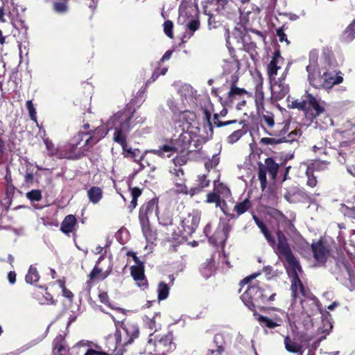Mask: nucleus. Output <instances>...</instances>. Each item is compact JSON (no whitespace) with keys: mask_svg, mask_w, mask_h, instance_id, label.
<instances>
[{"mask_svg":"<svg viewBox=\"0 0 355 355\" xmlns=\"http://www.w3.org/2000/svg\"><path fill=\"white\" fill-rule=\"evenodd\" d=\"M223 62V68L226 73L237 72L240 69L239 61L233 57Z\"/></svg>","mask_w":355,"mask_h":355,"instance_id":"nucleus-26","label":"nucleus"},{"mask_svg":"<svg viewBox=\"0 0 355 355\" xmlns=\"http://www.w3.org/2000/svg\"><path fill=\"white\" fill-rule=\"evenodd\" d=\"M107 131L108 130L103 126L96 128L92 136L89 137L87 135V137L85 140L84 145L80 147V150L82 151H87L99 140L105 137Z\"/></svg>","mask_w":355,"mask_h":355,"instance_id":"nucleus-15","label":"nucleus"},{"mask_svg":"<svg viewBox=\"0 0 355 355\" xmlns=\"http://www.w3.org/2000/svg\"><path fill=\"white\" fill-rule=\"evenodd\" d=\"M177 149L170 145H164L159 149H154L150 151V153L160 157H170L173 153L176 152Z\"/></svg>","mask_w":355,"mask_h":355,"instance_id":"nucleus-25","label":"nucleus"},{"mask_svg":"<svg viewBox=\"0 0 355 355\" xmlns=\"http://www.w3.org/2000/svg\"><path fill=\"white\" fill-rule=\"evenodd\" d=\"M122 329L130 338V340H132L134 338L137 337L139 334L138 327L133 324L127 323L124 324Z\"/></svg>","mask_w":355,"mask_h":355,"instance_id":"nucleus-38","label":"nucleus"},{"mask_svg":"<svg viewBox=\"0 0 355 355\" xmlns=\"http://www.w3.org/2000/svg\"><path fill=\"white\" fill-rule=\"evenodd\" d=\"M288 130L286 128H284L279 135V136L282 137L283 143L284 142H292L293 141L297 140V138H299L301 135V131L300 130H294L291 131L289 134H288L286 136H284V135L287 132Z\"/></svg>","mask_w":355,"mask_h":355,"instance_id":"nucleus-34","label":"nucleus"},{"mask_svg":"<svg viewBox=\"0 0 355 355\" xmlns=\"http://www.w3.org/2000/svg\"><path fill=\"white\" fill-rule=\"evenodd\" d=\"M54 10L59 12L63 13L67 11V7L64 2H57L53 5Z\"/></svg>","mask_w":355,"mask_h":355,"instance_id":"nucleus-57","label":"nucleus"},{"mask_svg":"<svg viewBox=\"0 0 355 355\" xmlns=\"http://www.w3.org/2000/svg\"><path fill=\"white\" fill-rule=\"evenodd\" d=\"M288 107L293 109H298L308 112V105L306 101V94L302 96V101L292 100L289 101Z\"/></svg>","mask_w":355,"mask_h":355,"instance_id":"nucleus-33","label":"nucleus"},{"mask_svg":"<svg viewBox=\"0 0 355 355\" xmlns=\"http://www.w3.org/2000/svg\"><path fill=\"white\" fill-rule=\"evenodd\" d=\"M3 135L4 130L0 128V162L1 161L5 152V141L3 139Z\"/></svg>","mask_w":355,"mask_h":355,"instance_id":"nucleus-59","label":"nucleus"},{"mask_svg":"<svg viewBox=\"0 0 355 355\" xmlns=\"http://www.w3.org/2000/svg\"><path fill=\"white\" fill-rule=\"evenodd\" d=\"M355 38V19L349 24L343 34L344 41L349 42Z\"/></svg>","mask_w":355,"mask_h":355,"instance_id":"nucleus-41","label":"nucleus"},{"mask_svg":"<svg viewBox=\"0 0 355 355\" xmlns=\"http://www.w3.org/2000/svg\"><path fill=\"white\" fill-rule=\"evenodd\" d=\"M241 2L239 11L242 15L248 16L252 12L258 13L259 12V8L250 3V0H238Z\"/></svg>","mask_w":355,"mask_h":355,"instance_id":"nucleus-24","label":"nucleus"},{"mask_svg":"<svg viewBox=\"0 0 355 355\" xmlns=\"http://www.w3.org/2000/svg\"><path fill=\"white\" fill-rule=\"evenodd\" d=\"M214 191L216 193L219 194V196H222L223 197L227 198L230 195V189L223 183H220L218 181H214Z\"/></svg>","mask_w":355,"mask_h":355,"instance_id":"nucleus-42","label":"nucleus"},{"mask_svg":"<svg viewBox=\"0 0 355 355\" xmlns=\"http://www.w3.org/2000/svg\"><path fill=\"white\" fill-rule=\"evenodd\" d=\"M347 279L344 284L350 290H355V274L352 270L347 268Z\"/></svg>","mask_w":355,"mask_h":355,"instance_id":"nucleus-46","label":"nucleus"},{"mask_svg":"<svg viewBox=\"0 0 355 355\" xmlns=\"http://www.w3.org/2000/svg\"><path fill=\"white\" fill-rule=\"evenodd\" d=\"M244 133L245 132L241 129L234 131L227 137V142L231 144L236 142L244 135Z\"/></svg>","mask_w":355,"mask_h":355,"instance_id":"nucleus-49","label":"nucleus"},{"mask_svg":"<svg viewBox=\"0 0 355 355\" xmlns=\"http://www.w3.org/2000/svg\"><path fill=\"white\" fill-rule=\"evenodd\" d=\"M158 200L152 199L143 205L139 211V221L142 232L147 242H153L156 239V234L151 230L149 220L157 218L158 215Z\"/></svg>","mask_w":355,"mask_h":355,"instance_id":"nucleus-4","label":"nucleus"},{"mask_svg":"<svg viewBox=\"0 0 355 355\" xmlns=\"http://www.w3.org/2000/svg\"><path fill=\"white\" fill-rule=\"evenodd\" d=\"M263 120L269 127H272L274 125V119L272 114L263 115Z\"/></svg>","mask_w":355,"mask_h":355,"instance_id":"nucleus-63","label":"nucleus"},{"mask_svg":"<svg viewBox=\"0 0 355 355\" xmlns=\"http://www.w3.org/2000/svg\"><path fill=\"white\" fill-rule=\"evenodd\" d=\"M214 124L216 125L217 127H221V126H223V125H230V124H232V123H236V120H232V121H225V122H220L218 120V116L216 114L214 115Z\"/></svg>","mask_w":355,"mask_h":355,"instance_id":"nucleus-61","label":"nucleus"},{"mask_svg":"<svg viewBox=\"0 0 355 355\" xmlns=\"http://www.w3.org/2000/svg\"><path fill=\"white\" fill-rule=\"evenodd\" d=\"M300 303L302 304V308L303 309V311L301 313H294L291 309H289L290 314L293 315L294 318H300L304 315L310 317L320 311V309L319 302L314 297H307L305 300H300Z\"/></svg>","mask_w":355,"mask_h":355,"instance_id":"nucleus-12","label":"nucleus"},{"mask_svg":"<svg viewBox=\"0 0 355 355\" xmlns=\"http://www.w3.org/2000/svg\"><path fill=\"white\" fill-rule=\"evenodd\" d=\"M87 196L89 201L93 204L98 203L103 197V191L100 187H92L87 191Z\"/></svg>","mask_w":355,"mask_h":355,"instance_id":"nucleus-28","label":"nucleus"},{"mask_svg":"<svg viewBox=\"0 0 355 355\" xmlns=\"http://www.w3.org/2000/svg\"><path fill=\"white\" fill-rule=\"evenodd\" d=\"M131 275L139 286H146V283L144 279V271L141 266H132Z\"/></svg>","mask_w":355,"mask_h":355,"instance_id":"nucleus-23","label":"nucleus"},{"mask_svg":"<svg viewBox=\"0 0 355 355\" xmlns=\"http://www.w3.org/2000/svg\"><path fill=\"white\" fill-rule=\"evenodd\" d=\"M159 223L163 226H168L172 225V216L169 211L164 210L162 213H158L156 218Z\"/></svg>","mask_w":355,"mask_h":355,"instance_id":"nucleus-36","label":"nucleus"},{"mask_svg":"<svg viewBox=\"0 0 355 355\" xmlns=\"http://www.w3.org/2000/svg\"><path fill=\"white\" fill-rule=\"evenodd\" d=\"M214 343L216 345V349H211L209 355H221L225 352L226 342L225 337L221 334L215 335Z\"/></svg>","mask_w":355,"mask_h":355,"instance_id":"nucleus-20","label":"nucleus"},{"mask_svg":"<svg viewBox=\"0 0 355 355\" xmlns=\"http://www.w3.org/2000/svg\"><path fill=\"white\" fill-rule=\"evenodd\" d=\"M26 197L31 201L38 202L42 198L41 191L37 189L32 190L26 193Z\"/></svg>","mask_w":355,"mask_h":355,"instance_id":"nucleus-53","label":"nucleus"},{"mask_svg":"<svg viewBox=\"0 0 355 355\" xmlns=\"http://www.w3.org/2000/svg\"><path fill=\"white\" fill-rule=\"evenodd\" d=\"M284 58L281 56L279 51H275L267 67V73L270 81L278 80L277 76L279 73V71L282 70Z\"/></svg>","mask_w":355,"mask_h":355,"instance_id":"nucleus-14","label":"nucleus"},{"mask_svg":"<svg viewBox=\"0 0 355 355\" xmlns=\"http://www.w3.org/2000/svg\"><path fill=\"white\" fill-rule=\"evenodd\" d=\"M199 186L198 187L191 188L189 190V195L193 196L199 193L203 188L207 187L209 184V180L206 179L205 175L198 177Z\"/></svg>","mask_w":355,"mask_h":355,"instance_id":"nucleus-39","label":"nucleus"},{"mask_svg":"<svg viewBox=\"0 0 355 355\" xmlns=\"http://www.w3.org/2000/svg\"><path fill=\"white\" fill-rule=\"evenodd\" d=\"M153 336V334L150 333L148 339L149 348L151 347V345H154L155 351L162 355H165L166 352L175 349V345L173 343V334L171 333H168L166 335L162 336L157 341L155 342L153 344L152 343Z\"/></svg>","mask_w":355,"mask_h":355,"instance_id":"nucleus-8","label":"nucleus"},{"mask_svg":"<svg viewBox=\"0 0 355 355\" xmlns=\"http://www.w3.org/2000/svg\"><path fill=\"white\" fill-rule=\"evenodd\" d=\"M195 119V113L188 109L172 116V121L175 128L180 129L182 132L187 131Z\"/></svg>","mask_w":355,"mask_h":355,"instance_id":"nucleus-9","label":"nucleus"},{"mask_svg":"<svg viewBox=\"0 0 355 355\" xmlns=\"http://www.w3.org/2000/svg\"><path fill=\"white\" fill-rule=\"evenodd\" d=\"M311 249L315 260L319 263H324L329 255V249L324 245V243L320 240L311 245Z\"/></svg>","mask_w":355,"mask_h":355,"instance_id":"nucleus-16","label":"nucleus"},{"mask_svg":"<svg viewBox=\"0 0 355 355\" xmlns=\"http://www.w3.org/2000/svg\"><path fill=\"white\" fill-rule=\"evenodd\" d=\"M322 327H319L318 329V334L319 335H322L319 339L320 340L324 338L332 329V324L331 322L327 319L322 320Z\"/></svg>","mask_w":355,"mask_h":355,"instance_id":"nucleus-43","label":"nucleus"},{"mask_svg":"<svg viewBox=\"0 0 355 355\" xmlns=\"http://www.w3.org/2000/svg\"><path fill=\"white\" fill-rule=\"evenodd\" d=\"M44 144L50 155L53 156L57 154V150L54 148V145L51 141L45 139Z\"/></svg>","mask_w":355,"mask_h":355,"instance_id":"nucleus-58","label":"nucleus"},{"mask_svg":"<svg viewBox=\"0 0 355 355\" xmlns=\"http://www.w3.org/2000/svg\"><path fill=\"white\" fill-rule=\"evenodd\" d=\"M266 172H267V170L264 167V165L262 164H260L259 167V175L258 176H259V180L260 181L261 186L262 189L265 188L266 183H267Z\"/></svg>","mask_w":355,"mask_h":355,"instance_id":"nucleus-50","label":"nucleus"},{"mask_svg":"<svg viewBox=\"0 0 355 355\" xmlns=\"http://www.w3.org/2000/svg\"><path fill=\"white\" fill-rule=\"evenodd\" d=\"M284 344L285 349L288 352L293 353V354H297V353H300V354H302L303 351H302V345L295 342L293 340H292L290 338V336H286L284 337Z\"/></svg>","mask_w":355,"mask_h":355,"instance_id":"nucleus-22","label":"nucleus"},{"mask_svg":"<svg viewBox=\"0 0 355 355\" xmlns=\"http://www.w3.org/2000/svg\"><path fill=\"white\" fill-rule=\"evenodd\" d=\"M175 187L173 191L178 193H183V194H189V191H188L187 187L184 184V180L182 179H175Z\"/></svg>","mask_w":355,"mask_h":355,"instance_id":"nucleus-45","label":"nucleus"},{"mask_svg":"<svg viewBox=\"0 0 355 355\" xmlns=\"http://www.w3.org/2000/svg\"><path fill=\"white\" fill-rule=\"evenodd\" d=\"M329 163L326 161L315 160L307 165V168L313 173L314 171H324L327 168Z\"/></svg>","mask_w":355,"mask_h":355,"instance_id":"nucleus-37","label":"nucleus"},{"mask_svg":"<svg viewBox=\"0 0 355 355\" xmlns=\"http://www.w3.org/2000/svg\"><path fill=\"white\" fill-rule=\"evenodd\" d=\"M308 73V80L313 87L320 88L322 84L321 80L322 75L319 64L318 62V55L315 53L311 52L309 56V64L306 66Z\"/></svg>","mask_w":355,"mask_h":355,"instance_id":"nucleus-7","label":"nucleus"},{"mask_svg":"<svg viewBox=\"0 0 355 355\" xmlns=\"http://www.w3.org/2000/svg\"><path fill=\"white\" fill-rule=\"evenodd\" d=\"M53 345V355H67L68 352V348L64 344V337L62 335L58 336L54 339Z\"/></svg>","mask_w":355,"mask_h":355,"instance_id":"nucleus-21","label":"nucleus"},{"mask_svg":"<svg viewBox=\"0 0 355 355\" xmlns=\"http://www.w3.org/2000/svg\"><path fill=\"white\" fill-rule=\"evenodd\" d=\"M201 218V211L198 209H193L192 211L182 220V226L185 236L191 235L198 227Z\"/></svg>","mask_w":355,"mask_h":355,"instance_id":"nucleus-11","label":"nucleus"},{"mask_svg":"<svg viewBox=\"0 0 355 355\" xmlns=\"http://www.w3.org/2000/svg\"><path fill=\"white\" fill-rule=\"evenodd\" d=\"M206 202L215 203L216 207H220V209L223 210V211L225 212V211L223 209V205H225V202L224 200H221L219 194L216 193V192L215 191H214V192L209 193L207 195Z\"/></svg>","mask_w":355,"mask_h":355,"instance_id":"nucleus-32","label":"nucleus"},{"mask_svg":"<svg viewBox=\"0 0 355 355\" xmlns=\"http://www.w3.org/2000/svg\"><path fill=\"white\" fill-rule=\"evenodd\" d=\"M270 216L277 220L279 225L283 227H287L291 225V222L286 218V217L277 209H271L269 211Z\"/></svg>","mask_w":355,"mask_h":355,"instance_id":"nucleus-27","label":"nucleus"},{"mask_svg":"<svg viewBox=\"0 0 355 355\" xmlns=\"http://www.w3.org/2000/svg\"><path fill=\"white\" fill-rule=\"evenodd\" d=\"M10 21L12 26L18 30L24 31V33H26L27 27L25 24L24 21L20 17H10Z\"/></svg>","mask_w":355,"mask_h":355,"instance_id":"nucleus-47","label":"nucleus"},{"mask_svg":"<svg viewBox=\"0 0 355 355\" xmlns=\"http://www.w3.org/2000/svg\"><path fill=\"white\" fill-rule=\"evenodd\" d=\"M169 287L164 282H160L157 288L159 300H164L168 297Z\"/></svg>","mask_w":355,"mask_h":355,"instance_id":"nucleus-44","label":"nucleus"},{"mask_svg":"<svg viewBox=\"0 0 355 355\" xmlns=\"http://www.w3.org/2000/svg\"><path fill=\"white\" fill-rule=\"evenodd\" d=\"M279 313L278 314H275L273 315H272L270 318L272 319V320H280V326L282 325V324L284 322V320L288 316L287 314H286L284 311H278Z\"/></svg>","mask_w":355,"mask_h":355,"instance_id":"nucleus-62","label":"nucleus"},{"mask_svg":"<svg viewBox=\"0 0 355 355\" xmlns=\"http://www.w3.org/2000/svg\"><path fill=\"white\" fill-rule=\"evenodd\" d=\"M84 355H110L107 353L101 351H96L92 349H88Z\"/></svg>","mask_w":355,"mask_h":355,"instance_id":"nucleus-64","label":"nucleus"},{"mask_svg":"<svg viewBox=\"0 0 355 355\" xmlns=\"http://www.w3.org/2000/svg\"><path fill=\"white\" fill-rule=\"evenodd\" d=\"M102 270L98 268L96 266L91 272L89 276L91 279H104L105 275L101 274Z\"/></svg>","mask_w":355,"mask_h":355,"instance_id":"nucleus-56","label":"nucleus"},{"mask_svg":"<svg viewBox=\"0 0 355 355\" xmlns=\"http://www.w3.org/2000/svg\"><path fill=\"white\" fill-rule=\"evenodd\" d=\"M173 162L175 167L171 170V173L176 177L175 179L180 180L181 177L184 175V172L180 166L183 164L185 161L182 157H175L173 159Z\"/></svg>","mask_w":355,"mask_h":355,"instance_id":"nucleus-30","label":"nucleus"},{"mask_svg":"<svg viewBox=\"0 0 355 355\" xmlns=\"http://www.w3.org/2000/svg\"><path fill=\"white\" fill-rule=\"evenodd\" d=\"M25 279L28 284H33L39 281L40 275L35 267L33 266H30L28 274L26 275Z\"/></svg>","mask_w":355,"mask_h":355,"instance_id":"nucleus-40","label":"nucleus"},{"mask_svg":"<svg viewBox=\"0 0 355 355\" xmlns=\"http://www.w3.org/2000/svg\"><path fill=\"white\" fill-rule=\"evenodd\" d=\"M196 91L189 85H182L175 95L166 99V105L172 116L176 115L188 109V106L196 105Z\"/></svg>","mask_w":355,"mask_h":355,"instance_id":"nucleus-3","label":"nucleus"},{"mask_svg":"<svg viewBox=\"0 0 355 355\" xmlns=\"http://www.w3.org/2000/svg\"><path fill=\"white\" fill-rule=\"evenodd\" d=\"M87 137V134L84 132H79L72 139L68 146V150L70 152L66 156L69 159H76L80 157L85 151H82L80 148V146L84 145L85 139Z\"/></svg>","mask_w":355,"mask_h":355,"instance_id":"nucleus-13","label":"nucleus"},{"mask_svg":"<svg viewBox=\"0 0 355 355\" xmlns=\"http://www.w3.org/2000/svg\"><path fill=\"white\" fill-rule=\"evenodd\" d=\"M178 21L188 30L194 33L199 28L200 22L196 9L192 6H180Z\"/></svg>","mask_w":355,"mask_h":355,"instance_id":"nucleus-5","label":"nucleus"},{"mask_svg":"<svg viewBox=\"0 0 355 355\" xmlns=\"http://www.w3.org/2000/svg\"><path fill=\"white\" fill-rule=\"evenodd\" d=\"M306 101L308 105V111L310 109L313 110L311 114L313 117L319 116L324 112V107L319 103V101L311 94L306 93Z\"/></svg>","mask_w":355,"mask_h":355,"instance_id":"nucleus-18","label":"nucleus"},{"mask_svg":"<svg viewBox=\"0 0 355 355\" xmlns=\"http://www.w3.org/2000/svg\"><path fill=\"white\" fill-rule=\"evenodd\" d=\"M241 299L250 310L266 302L265 294L257 285L248 286Z\"/></svg>","mask_w":355,"mask_h":355,"instance_id":"nucleus-6","label":"nucleus"},{"mask_svg":"<svg viewBox=\"0 0 355 355\" xmlns=\"http://www.w3.org/2000/svg\"><path fill=\"white\" fill-rule=\"evenodd\" d=\"M77 225V220L75 216L72 214L67 215L61 223L60 230L66 234H69L76 230Z\"/></svg>","mask_w":355,"mask_h":355,"instance_id":"nucleus-19","label":"nucleus"},{"mask_svg":"<svg viewBox=\"0 0 355 355\" xmlns=\"http://www.w3.org/2000/svg\"><path fill=\"white\" fill-rule=\"evenodd\" d=\"M343 213L345 216H347V217L352 218H355V207H343Z\"/></svg>","mask_w":355,"mask_h":355,"instance_id":"nucleus-60","label":"nucleus"},{"mask_svg":"<svg viewBox=\"0 0 355 355\" xmlns=\"http://www.w3.org/2000/svg\"><path fill=\"white\" fill-rule=\"evenodd\" d=\"M260 143L265 145H275L283 143L282 137L279 138L263 137L260 140Z\"/></svg>","mask_w":355,"mask_h":355,"instance_id":"nucleus-51","label":"nucleus"},{"mask_svg":"<svg viewBox=\"0 0 355 355\" xmlns=\"http://www.w3.org/2000/svg\"><path fill=\"white\" fill-rule=\"evenodd\" d=\"M306 175L307 177L306 184L310 187H314L317 184L316 178L314 176L313 173L306 168Z\"/></svg>","mask_w":355,"mask_h":355,"instance_id":"nucleus-52","label":"nucleus"},{"mask_svg":"<svg viewBox=\"0 0 355 355\" xmlns=\"http://www.w3.org/2000/svg\"><path fill=\"white\" fill-rule=\"evenodd\" d=\"M257 320L262 327H267L269 329H274L275 327L280 326L279 320H272L271 318L263 315H259Z\"/></svg>","mask_w":355,"mask_h":355,"instance_id":"nucleus-29","label":"nucleus"},{"mask_svg":"<svg viewBox=\"0 0 355 355\" xmlns=\"http://www.w3.org/2000/svg\"><path fill=\"white\" fill-rule=\"evenodd\" d=\"M256 224L259 227L261 232L264 235L265 239L269 245L273 248L275 253L280 259H284L287 263L288 272H292L293 282L291 284L292 294L294 298L300 297V295L304 297L306 296V292L302 286L297 275V272H301V267L297 259L293 255L290 245L285 235L280 230L277 231V243L275 239L268 231L263 222L254 217Z\"/></svg>","mask_w":355,"mask_h":355,"instance_id":"nucleus-1","label":"nucleus"},{"mask_svg":"<svg viewBox=\"0 0 355 355\" xmlns=\"http://www.w3.org/2000/svg\"><path fill=\"white\" fill-rule=\"evenodd\" d=\"M26 107L28 110L29 116H30L31 120H33L35 122H37V116H36L37 113H36L35 108L33 106L32 101H28L26 102Z\"/></svg>","mask_w":355,"mask_h":355,"instance_id":"nucleus-54","label":"nucleus"},{"mask_svg":"<svg viewBox=\"0 0 355 355\" xmlns=\"http://www.w3.org/2000/svg\"><path fill=\"white\" fill-rule=\"evenodd\" d=\"M137 119L138 117H135V111L126 108L114 114L107 121V125L108 129L115 130L113 139L121 145L125 157L134 158L137 162H144L145 156L139 155V150L128 148L126 144V137L130 130L137 123L144 121L141 118L136 122Z\"/></svg>","mask_w":355,"mask_h":355,"instance_id":"nucleus-2","label":"nucleus"},{"mask_svg":"<svg viewBox=\"0 0 355 355\" xmlns=\"http://www.w3.org/2000/svg\"><path fill=\"white\" fill-rule=\"evenodd\" d=\"M343 78L340 76H334L331 73L323 71L322 85L320 87L326 89H331L334 85L340 84L343 82Z\"/></svg>","mask_w":355,"mask_h":355,"instance_id":"nucleus-17","label":"nucleus"},{"mask_svg":"<svg viewBox=\"0 0 355 355\" xmlns=\"http://www.w3.org/2000/svg\"><path fill=\"white\" fill-rule=\"evenodd\" d=\"M173 23L171 21H166L164 24V31L165 34L170 38H173Z\"/></svg>","mask_w":355,"mask_h":355,"instance_id":"nucleus-55","label":"nucleus"},{"mask_svg":"<svg viewBox=\"0 0 355 355\" xmlns=\"http://www.w3.org/2000/svg\"><path fill=\"white\" fill-rule=\"evenodd\" d=\"M250 207V202L245 199L243 202H241L238 204H236L234 206V211H236L238 214V215H241L243 213H245Z\"/></svg>","mask_w":355,"mask_h":355,"instance_id":"nucleus-48","label":"nucleus"},{"mask_svg":"<svg viewBox=\"0 0 355 355\" xmlns=\"http://www.w3.org/2000/svg\"><path fill=\"white\" fill-rule=\"evenodd\" d=\"M287 71L288 69H285L278 80L270 81L272 97L277 101L282 99L289 92L288 85L284 83Z\"/></svg>","mask_w":355,"mask_h":355,"instance_id":"nucleus-10","label":"nucleus"},{"mask_svg":"<svg viewBox=\"0 0 355 355\" xmlns=\"http://www.w3.org/2000/svg\"><path fill=\"white\" fill-rule=\"evenodd\" d=\"M263 165L272 178L273 180L275 179L279 169V164L275 163L272 158H267Z\"/></svg>","mask_w":355,"mask_h":355,"instance_id":"nucleus-31","label":"nucleus"},{"mask_svg":"<svg viewBox=\"0 0 355 355\" xmlns=\"http://www.w3.org/2000/svg\"><path fill=\"white\" fill-rule=\"evenodd\" d=\"M238 80V78L236 76L233 75L232 76V85L230 92H228L229 97H232L235 95L243 96L247 94V91L244 89L237 87L235 84Z\"/></svg>","mask_w":355,"mask_h":355,"instance_id":"nucleus-35","label":"nucleus"}]
</instances>
